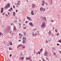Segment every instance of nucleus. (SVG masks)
<instances>
[{
	"instance_id": "473e14b6",
	"label": "nucleus",
	"mask_w": 61,
	"mask_h": 61,
	"mask_svg": "<svg viewBox=\"0 0 61 61\" xmlns=\"http://www.w3.org/2000/svg\"><path fill=\"white\" fill-rule=\"evenodd\" d=\"M8 27L9 29H10V27L8 26Z\"/></svg>"
},
{
	"instance_id": "c03bdc74",
	"label": "nucleus",
	"mask_w": 61,
	"mask_h": 61,
	"mask_svg": "<svg viewBox=\"0 0 61 61\" xmlns=\"http://www.w3.org/2000/svg\"><path fill=\"white\" fill-rule=\"evenodd\" d=\"M57 46H59V44L58 43H57Z\"/></svg>"
},
{
	"instance_id": "79ce46f5",
	"label": "nucleus",
	"mask_w": 61,
	"mask_h": 61,
	"mask_svg": "<svg viewBox=\"0 0 61 61\" xmlns=\"http://www.w3.org/2000/svg\"><path fill=\"white\" fill-rule=\"evenodd\" d=\"M16 7H18V5H16Z\"/></svg>"
},
{
	"instance_id": "a18cd8bd",
	"label": "nucleus",
	"mask_w": 61,
	"mask_h": 61,
	"mask_svg": "<svg viewBox=\"0 0 61 61\" xmlns=\"http://www.w3.org/2000/svg\"><path fill=\"white\" fill-rule=\"evenodd\" d=\"M16 12H17V11H18V10H16Z\"/></svg>"
},
{
	"instance_id": "69168bd1",
	"label": "nucleus",
	"mask_w": 61,
	"mask_h": 61,
	"mask_svg": "<svg viewBox=\"0 0 61 61\" xmlns=\"http://www.w3.org/2000/svg\"><path fill=\"white\" fill-rule=\"evenodd\" d=\"M8 15H9V14H10V13H8Z\"/></svg>"
},
{
	"instance_id": "2eb2a0df",
	"label": "nucleus",
	"mask_w": 61,
	"mask_h": 61,
	"mask_svg": "<svg viewBox=\"0 0 61 61\" xmlns=\"http://www.w3.org/2000/svg\"><path fill=\"white\" fill-rule=\"evenodd\" d=\"M32 8H34L35 7L34 6H35V4H33L32 5Z\"/></svg>"
},
{
	"instance_id": "412c9836",
	"label": "nucleus",
	"mask_w": 61,
	"mask_h": 61,
	"mask_svg": "<svg viewBox=\"0 0 61 61\" xmlns=\"http://www.w3.org/2000/svg\"><path fill=\"white\" fill-rule=\"evenodd\" d=\"M23 29H26V27H24Z\"/></svg>"
},
{
	"instance_id": "0e129e2a",
	"label": "nucleus",
	"mask_w": 61,
	"mask_h": 61,
	"mask_svg": "<svg viewBox=\"0 0 61 61\" xmlns=\"http://www.w3.org/2000/svg\"><path fill=\"white\" fill-rule=\"evenodd\" d=\"M21 36H23V35L21 34Z\"/></svg>"
},
{
	"instance_id": "bb28decb",
	"label": "nucleus",
	"mask_w": 61,
	"mask_h": 61,
	"mask_svg": "<svg viewBox=\"0 0 61 61\" xmlns=\"http://www.w3.org/2000/svg\"><path fill=\"white\" fill-rule=\"evenodd\" d=\"M13 7L14 9H15V5H13Z\"/></svg>"
},
{
	"instance_id": "7c9ffc66",
	"label": "nucleus",
	"mask_w": 61,
	"mask_h": 61,
	"mask_svg": "<svg viewBox=\"0 0 61 61\" xmlns=\"http://www.w3.org/2000/svg\"><path fill=\"white\" fill-rule=\"evenodd\" d=\"M37 29H34V31H36V30Z\"/></svg>"
},
{
	"instance_id": "a211bd4d",
	"label": "nucleus",
	"mask_w": 61,
	"mask_h": 61,
	"mask_svg": "<svg viewBox=\"0 0 61 61\" xmlns=\"http://www.w3.org/2000/svg\"><path fill=\"white\" fill-rule=\"evenodd\" d=\"M18 24L19 25V26H20V27H21V24L20 23H18Z\"/></svg>"
},
{
	"instance_id": "6e6d98bb",
	"label": "nucleus",
	"mask_w": 61,
	"mask_h": 61,
	"mask_svg": "<svg viewBox=\"0 0 61 61\" xmlns=\"http://www.w3.org/2000/svg\"><path fill=\"white\" fill-rule=\"evenodd\" d=\"M10 33H12V30H11L10 31Z\"/></svg>"
},
{
	"instance_id": "c756f323",
	"label": "nucleus",
	"mask_w": 61,
	"mask_h": 61,
	"mask_svg": "<svg viewBox=\"0 0 61 61\" xmlns=\"http://www.w3.org/2000/svg\"><path fill=\"white\" fill-rule=\"evenodd\" d=\"M17 5H20V4L19 3H17Z\"/></svg>"
},
{
	"instance_id": "58836bf2",
	"label": "nucleus",
	"mask_w": 61,
	"mask_h": 61,
	"mask_svg": "<svg viewBox=\"0 0 61 61\" xmlns=\"http://www.w3.org/2000/svg\"><path fill=\"white\" fill-rule=\"evenodd\" d=\"M42 60L43 61H45V60H44V59L43 58L42 59Z\"/></svg>"
},
{
	"instance_id": "4d7b16f0",
	"label": "nucleus",
	"mask_w": 61,
	"mask_h": 61,
	"mask_svg": "<svg viewBox=\"0 0 61 61\" xmlns=\"http://www.w3.org/2000/svg\"><path fill=\"white\" fill-rule=\"evenodd\" d=\"M7 61H10V60H8Z\"/></svg>"
},
{
	"instance_id": "f8f14e48",
	"label": "nucleus",
	"mask_w": 61,
	"mask_h": 61,
	"mask_svg": "<svg viewBox=\"0 0 61 61\" xmlns=\"http://www.w3.org/2000/svg\"><path fill=\"white\" fill-rule=\"evenodd\" d=\"M13 15L14 16H15V15H16L15 12H13Z\"/></svg>"
},
{
	"instance_id": "f257e3e1",
	"label": "nucleus",
	"mask_w": 61,
	"mask_h": 61,
	"mask_svg": "<svg viewBox=\"0 0 61 61\" xmlns=\"http://www.w3.org/2000/svg\"><path fill=\"white\" fill-rule=\"evenodd\" d=\"M23 41L22 42V43L23 44H25L26 43V37H24L23 38Z\"/></svg>"
},
{
	"instance_id": "09e8293b",
	"label": "nucleus",
	"mask_w": 61,
	"mask_h": 61,
	"mask_svg": "<svg viewBox=\"0 0 61 61\" xmlns=\"http://www.w3.org/2000/svg\"><path fill=\"white\" fill-rule=\"evenodd\" d=\"M10 44H12V42H11L10 43Z\"/></svg>"
},
{
	"instance_id": "1a4fd4ad",
	"label": "nucleus",
	"mask_w": 61,
	"mask_h": 61,
	"mask_svg": "<svg viewBox=\"0 0 61 61\" xmlns=\"http://www.w3.org/2000/svg\"><path fill=\"white\" fill-rule=\"evenodd\" d=\"M31 15H34V11H33V10L31 11Z\"/></svg>"
},
{
	"instance_id": "f3484780",
	"label": "nucleus",
	"mask_w": 61,
	"mask_h": 61,
	"mask_svg": "<svg viewBox=\"0 0 61 61\" xmlns=\"http://www.w3.org/2000/svg\"><path fill=\"white\" fill-rule=\"evenodd\" d=\"M53 55L54 56H57V55L56 54V53H53Z\"/></svg>"
},
{
	"instance_id": "5701e85b",
	"label": "nucleus",
	"mask_w": 61,
	"mask_h": 61,
	"mask_svg": "<svg viewBox=\"0 0 61 61\" xmlns=\"http://www.w3.org/2000/svg\"><path fill=\"white\" fill-rule=\"evenodd\" d=\"M22 48H23V49L25 48V46H22Z\"/></svg>"
},
{
	"instance_id": "7ed1b4c3",
	"label": "nucleus",
	"mask_w": 61,
	"mask_h": 61,
	"mask_svg": "<svg viewBox=\"0 0 61 61\" xmlns=\"http://www.w3.org/2000/svg\"><path fill=\"white\" fill-rule=\"evenodd\" d=\"M46 26V24L45 23H43L42 24V25H41V26L42 28H44Z\"/></svg>"
},
{
	"instance_id": "dca6fc26",
	"label": "nucleus",
	"mask_w": 61,
	"mask_h": 61,
	"mask_svg": "<svg viewBox=\"0 0 61 61\" xmlns=\"http://www.w3.org/2000/svg\"><path fill=\"white\" fill-rule=\"evenodd\" d=\"M14 29L15 30H16L17 29H16V27H15V26H14Z\"/></svg>"
},
{
	"instance_id": "e433bc0d",
	"label": "nucleus",
	"mask_w": 61,
	"mask_h": 61,
	"mask_svg": "<svg viewBox=\"0 0 61 61\" xmlns=\"http://www.w3.org/2000/svg\"><path fill=\"white\" fill-rule=\"evenodd\" d=\"M41 5H43V6H44V4H43V3H42V4H41Z\"/></svg>"
},
{
	"instance_id": "9b49d317",
	"label": "nucleus",
	"mask_w": 61,
	"mask_h": 61,
	"mask_svg": "<svg viewBox=\"0 0 61 61\" xmlns=\"http://www.w3.org/2000/svg\"><path fill=\"white\" fill-rule=\"evenodd\" d=\"M43 9V7L41 8L40 9L41 11V12H42Z\"/></svg>"
},
{
	"instance_id": "4468645a",
	"label": "nucleus",
	"mask_w": 61,
	"mask_h": 61,
	"mask_svg": "<svg viewBox=\"0 0 61 61\" xmlns=\"http://www.w3.org/2000/svg\"><path fill=\"white\" fill-rule=\"evenodd\" d=\"M3 9H4V8H2L1 10V13H3Z\"/></svg>"
},
{
	"instance_id": "49530a36",
	"label": "nucleus",
	"mask_w": 61,
	"mask_h": 61,
	"mask_svg": "<svg viewBox=\"0 0 61 61\" xmlns=\"http://www.w3.org/2000/svg\"><path fill=\"white\" fill-rule=\"evenodd\" d=\"M2 33H1V32H0V35H2Z\"/></svg>"
},
{
	"instance_id": "de8ad7c7",
	"label": "nucleus",
	"mask_w": 61,
	"mask_h": 61,
	"mask_svg": "<svg viewBox=\"0 0 61 61\" xmlns=\"http://www.w3.org/2000/svg\"><path fill=\"white\" fill-rule=\"evenodd\" d=\"M5 41H4L3 42V43H4V44H5Z\"/></svg>"
},
{
	"instance_id": "4be33fe9",
	"label": "nucleus",
	"mask_w": 61,
	"mask_h": 61,
	"mask_svg": "<svg viewBox=\"0 0 61 61\" xmlns=\"http://www.w3.org/2000/svg\"><path fill=\"white\" fill-rule=\"evenodd\" d=\"M58 42H59V43H61V40H59L58 41Z\"/></svg>"
},
{
	"instance_id": "20e7f679",
	"label": "nucleus",
	"mask_w": 61,
	"mask_h": 61,
	"mask_svg": "<svg viewBox=\"0 0 61 61\" xmlns=\"http://www.w3.org/2000/svg\"><path fill=\"white\" fill-rule=\"evenodd\" d=\"M25 59H26V60H30V61H32V59H31V57L30 56L29 57V58L27 57L25 58Z\"/></svg>"
},
{
	"instance_id": "864d4df0",
	"label": "nucleus",
	"mask_w": 61,
	"mask_h": 61,
	"mask_svg": "<svg viewBox=\"0 0 61 61\" xmlns=\"http://www.w3.org/2000/svg\"><path fill=\"white\" fill-rule=\"evenodd\" d=\"M21 35V33H20V34H19V36H20V35Z\"/></svg>"
},
{
	"instance_id": "f704fd0d",
	"label": "nucleus",
	"mask_w": 61,
	"mask_h": 61,
	"mask_svg": "<svg viewBox=\"0 0 61 61\" xmlns=\"http://www.w3.org/2000/svg\"><path fill=\"white\" fill-rule=\"evenodd\" d=\"M49 34H51V31H49L48 32Z\"/></svg>"
},
{
	"instance_id": "6ab92c4d",
	"label": "nucleus",
	"mask_w": 61,
	"mask_h": 61,
	"mask_svg": "<svg viewBox=\"0 0 61 61\" xmlns=\"http://www.w3.org/2000/svg\"><path fill=\"white\" fill-rule=\"evenodd\" d=\"M46 2L45 1H44V0H43L42 1V4H45V2Z\"/></svg>"
},
{
	"instance_id": "338daca9",
	"label": "nucleus",
	"mask_w": 61,
	"mask_h": 61,
	"mask_svg": "<svg viewBox=\"0 0 61 61\" xmlns=\"http://www.w3.org/2000/svg\"><path fill=\"white\" fill-rule=\"evenodd\" d=\"M9 45H7V46H9Z\"/></svg>"
},
{
	"instance_id": "ddd939ff",
	"label": "nucleus",
	"mask_w": 61,
	"mask_h": 61,
	"mask_svg": "<svg viewBox=\"0 0 61 61\" xmlns=\"http://www.w3.org/2000/svg\"><path fill=\"white\" fill-rule=\"evenodd\" d=\"M31 18L30 17H27V19L29 20H30V19Z\"/></svg>"
},
{
	"instance_id": "39448f33",
	"label": "nucleus",
	"mask_w": 61,
	"mask_h": 61,
	"mask_svg": "<svg viewBox=\"0 0 61 61\" xmlns=\"http://www.w3.org/2000/svg\"><path fill=\"white\" fill-rule=\"evenodd\" d=\"M24 57H21L19 58V59L20 60H21V59H22V60H24Z\"/></svg>"
},
{
	"instance_id": "052dcab7",
	"label": "nucleus",
	"mask_w": 61,
	"mask_h": 61,
	"mask_svg": "<svg viewBox=\"0 0 61 61\" xmlns=\"http://www.w3.org/2000/svg\"><path fill=\"white\" fill-rule=\"evenodd\" d=\"M20 39H21V37H20Z\"/></svg>"
},
{
	"instance_id": "f03ea898",
	"label": "nucleus",
	"mask_w": 61,
	"mask_h": 61,
	"mask_svg": "<svg viewBox=\"0 0 61 61\" xmlns=\"http://www.w3.org/2000/svg\"><path fill=\"white\" fill-rule=\"evenodd\" d=\"M10 7V4L9 3H8L5 6V7L6 9H7L8 8H9Z\"/></svg>"
},
{
	"instance_id": "37998d69",
	"label": "nucleus",
	"mask_w": 61,
	"mask_h": 61,
	"mask_svg": "<svg viewBox=\"0 0 61 61\" xmlns=\"http://www.w3.org/2000/svg\"><path fill=\"white\" fill-rule=\"evenodd\" d=\"M46 9H43V11H45Z\"/></svg>"
},
{
	"instance_id": "2f4dec72",
	"label": "nucleus",
	"mask_w": 61,
	"mask_h": 61,
	"mask_svg": "<svg viewBox=\"0 0 61 61\" xmlns=\"http://www.w3.org/2000/svg\"><path fill=\"white\" fill-rule=\"evenodd\" d=\"M10 46H12V45H13V44H12V43H10Z\"/></svg>"
},
{
	"instance_id": "bf43d9fd",
	"label": "nucleus",
	"mask_w": 61,
	"mask_h": 61,
	"mask_svg": "<svg viewBox=\"0 0 61 61\" xmlns=\"http://www.w3.org/2000/svg\"><path fill=\"white\" fill-rule=\"evenodd\" d=\"M38 52L37 53H36V55H38Z\"/></svg>"
},
{
	"instance_id": "680f3d73",
	"label": "nucleus",
	"mask_w": 61,
	"mask_h": 61,
	"mask_svg": "<svg viewBox=\"0 0 61 61\" xmlns=\"http://www.w3.org/2000/svg\"><path fill=\"white\" fill-rule=\"evenodd\" d=\"M19 46H20V45L18 46L17 47H19Z\"/></svg>"
},
{
	"instance_id": "6e6552de",
	"label": "nucleus",
	"mask_w": 61,
	"mask_h": 61,
	"mask_svg": "<svg viewBox=\"0 0 61 61\" xmlns=\"http://www.w3.org/2000/svg\"><path fill=\"white\" fill-rule=\"evenodd\" d=\"M32 36H36V35H37V33H33L32 34Z\"/></svg>"
},
{
	"instance_id": "3c124183",
	"label": "nucleus",
	"mask_w": 61,
	"mask_h": 61,
	"mask_svg": "<svg viewBox=\"0 0 61 61\" xmlns=\"http://www.w3.org/2000/svg\"><path fill=\"white\" fill-rule=\"evenodd\" d=\"M21 41V40H19V42H20Z\"/></svg>"
},
{
	"instance_id": "8fccbe9b",
	"label": "nucleus",
	"mask_w": 61,
	"mask_h": 61,
	"mask_svg": "<svg viewBox=\"0 0 61 61\" xmlns=\"http://www.w3.org/2000/svg\"><path fill=\"white\" fill-rule=\"evenodd\" d=\"M59 52L60 53V54H61V51H59Z\"/></svg>"
},
{
	"instance_id": "e2e57ef3",
	"label": "nucleus",
	"mask_w": 61,
	"mask_h": 61,
	"mask_svg": "<svg viewBox=\"0 0 61 61\" xmlns=\"http://www.w3.org/2000/svg\"><path fill=\"white\" fill-rule=\"evenodd\" d=\"M15 18H16H16H17V17H16L15 16Z\"/></svg>"
},
{
	"instance_id": "5fc2aeb1",
	"label": "nucleus",
	"mask_w": 61,
	"mask_h": 61,
	"mask_svg": "<svg viewBox=\"0 0 61 61\" xmlns=\"http://www.w3.org/2000/svg\"><path fill=\"white\" fill-rule=\"evenodd\" d=\"M4 14H5L4 13L2 14V15H4Z\"/></svg>"
},
{
	"instance_id": "aec40b11",
	"label": "nucleus",
	"mask_w": 61,
	"mask_h": 61,
	"mask_svg": "<svg viewBox=\"0 0 61 61\" xmlns=\"http://www.w3.org/2000/svg\"><path fill=\"white\" fill-rule=\"evenodd\" d=\"M29 20L30 21H32V19H31V18L30 19V20Z\"/></svg>"
},
{
	"instance_id": "a878e982",
	"label": "nucleus",
	"mask_w": 61,
	"mask_h": 61,
	"mask_svg": "<svg viewBox=\"0 0 61 61\" xmlns=\"http://www.w3.org/2000/svg\"><path fill=\"white\" fill-rule=\"evenodd\" d=\"M48 41H47V40H46V41L45 42L46 43H48Z\"/></svg>"
},
{
	"instance_id": "c9c22d12",
	"label": "nucleus",
	"mask_w": 61,
	"mask_h": 61,
	"mask_svg": "<svg viewBox=\"0 0 61 61\" xmlns=\"http://www.w3.org/2000/svg\"><path fill=\"white\" fill-rule=\"evenodd\" d=\"M23 34L24 35H25V34H26V33L25 32H23Z\"/></svg>"
},
{
	"instance_id": "4c0bfd02",
	"label": "nucleus",
	"mask_w": 61,
	"mask_h": 61,
	"mask_svg": "<svg viewBox=\"0 0 61 61\" xmlns=\"http://www.w3.org/2000/svg\"><path fill=\"white\" fill-rule=\"evenodd\" d=\"M11 56H12V54H10L9 56L10 57H11Z\"/></svg>"
},
{
	"instance_id": "cd10ccee",
	"label": "nucleus",
	"mask_w": 61,
	"mask_h": 61,
	"mask_svg": "<svg viewBox=\"0 0 61 61\" xmlns=\"http://www.w3.org/2000/svg\"><path fill=\"white\" fill-rule=\"evenodd\" d=\"M41 51H40V52H38V54H40L41 53Z\"/></svg>"
},
{
	"instance_id": "ea45409f",
	"label": "nucleus",
	"mask_w": 61,
	"mask_h": 61,
	"mask_svg": "<svg viewBox=\"0 0 61 61\" xmlns=\"http://www.w3.org/2000/svg\"><path fill=\"white\" fill-rule=\"evenodd\" d=\"M9 11H10V12H11V11H12L10 9H9Z\"/></svg>"
},
{
	"instance_id": "603ef678",
	"label": "nucleus",
	"mask_w": 61,
	"mask_h": 61,
	"mask_svg": "<svg viewBox=\"0 0 61 61\" xmlns=\"http://www.w3.org/2000/svg\"><path fill=\"white\" fill-rule=\"evenodd\" d=\"M46 4V5H47V3H45Z\"/></svg>"
},
{
	"instance_id": "423d86ee",
	"label": "nucleus",
	"mask_w": 61,
	"mask_h": 61,
	"mask_svg": "<svg viewBox=\"0 0 61 61\" xmlns=\"http://www.w3.org/2000/svg\"><path fill=\"white\" fill-rule=\"evenodd\" d=\"M29 24L31 26H34V25H33V23H32V22H30L29 23Z\"/></svg>"
},
{
	"instance_id": "c85d7f7f",
	"label": "nucleus",
	"mask_w": 61,
	"mask_h": 61,
	"mask_svg": "<svg viewBox=\"0 0 61 61\" xmlns=\"http://www.w3.org/2000/svg\"><path fill=\"white\" fill-rule=\"evenodd\" d=\"M59 33H58L57 34H56L57 36H58L59 35Z\"/></svg>"
},
{
	"instance_id": "774afa93",
	"label": "nucleus",
	"mask_w": 61,
	"mask_h": 61,
	"mask_svg": "<svg viewBox=\"0 0 61 61\" xmlns=\"http://www.w3.org/2000/svg\"><path fill=\"white\" fill-rule=\"evenodd\" d=\"M11 25H13V24L12 23H11Z\"/></svg>"
},
{
	"instance_id": "9d476101",
	"label": "nucleus",
	"mask_w": 61,
	"mask_h": 61,
	"mask_svg": "<svg viewBox=\"0 0 61 61\" xmlns=\"http://www.w3.org/2000/svg\"><path fill=\"white\" fill-rule=\"evenodd\" d=\"M46 17H44L43 19V20H44L46 22Z\"/></svg>"
},
{
	"instance_id": "13d9d810",
	"label": "nucleus",
	"mask_w": 61,
	"mask_h": 61,
	"mask_svg": "<svg viewBox=\"0 0 61 61\" xmlns=\"http://www.w3.org/2000/svg\"><path fill=\"white\" fill-rule=\"evenodd\" d=\"M5 15L6 16H7V14H6Z\"/></svg>"
},
{
	"instance_id": "0eeeda50",
	"label": "nucleus",
	"mask_w": 61,
	"mask_h": 61,
	"mask_svg": "<svg viewBox=\"0 0 61 61\" xmlns=\"http://www.w3.org/2000/svg\"><path fill=\"white\" fill-rule=\"evenodd\" d=\"M47 52H46L44 54V56H47L48 57V55H47Z\"/></svg>"
},
{
	"instance_id": "a19ab883",
	"label": "nucleus",
	"mask_w": 61,
	"mask_h": 61,
	"mask_svg": "<svg viewBox=\"0 0 61 61\" xmlns=\"http://www.w3.org/2000/svg\"><path fill=\"white\" fill-rule=\"evenodd\" d=\"M10 9L11 10H13V9L11 7L10 8Z\"/></svg>"
},
{
	"instance_id": "393cba45",
	"label": "nucleus",
	"mask_w": 61,
	"mask_h": 61,
	"mask_svg": "<svg viewBox=\"0 0 61 61\" xmlns=\"http://www.w3.org/2000/svg\"><path fill=\"white\" fill-rule=\"evenodd\" d=\"M55 31L56 32V33H57V32H58V31L57 30H55Z\"/></svg>"
},
{
	"instance_id": "b1692460",
	"label": "nucleus",
	"mask_w": 61,
	"mask_h": 61,
	"mask_svg": "<svg viewBox=\"0 0 61 61\" xmlns=\"http://www.w3.org/2000/svg\"><path fill=\"white\" fill-rule=\"evenodd\" d=\"M9 50H12V48H11L10 47L9 48Z\"/></svg>"
},
{
	"instance_id": "72a5a7b5",
	"label": "nucleus",
	"mask_w": 61,
	"mask_h": 61,
	"mask_svg": "<svg viewBox=\"0 0 61 61\" xmlns=\"http://www.w3.org/2000/svg\"><path fill=\"white\" fill-rule=\"evenodd\" d=\"M27 23H28V21H26L25 22L26 24H27Z\"/></svg>"
}]
</instances>
